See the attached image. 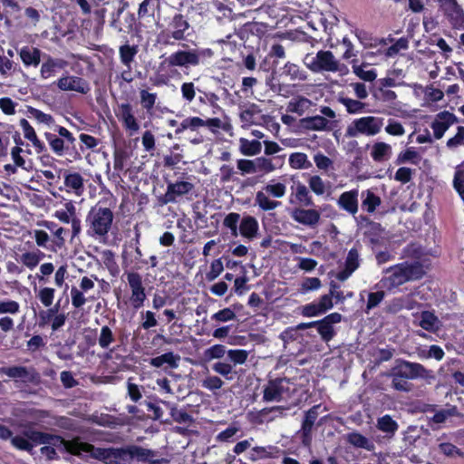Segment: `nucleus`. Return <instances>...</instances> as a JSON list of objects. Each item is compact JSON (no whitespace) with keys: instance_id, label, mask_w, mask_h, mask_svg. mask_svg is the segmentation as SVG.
I'll list each match as a JSON object with an SVG mask.
<instances>
[{"instance_id":"obj_1","label":"nucleus","mask_w":464,"mask_h":464,"mask_svg":"<svg viewBox=\"0 0 464 464\" xmlns=\"http://www.w3.org/2000/svg\"><path fill=\"white\" fill-rule=\"evenodd\" d=\"M385 375L392 379V388L403 392H409L413 388L409 380L433 377L432 371L426 369L422 364L402 359L396 360L394 365Z\"/></svg>"},{"instance_id":"obj_2","label":"nucleus","mask_w":464,"mask_h":464,"mask_svg":"<svg viewBox=\"0 0 464 464\" xmlns=\"http://www.w3.org/2000/svg\"><path fill=\"white\" fill-rule=\"evenodd\" d=\"M266 31V26L262 23H246L236 32L239 43L232 40L231 35H227L226 40H222L223 50H227L232 54H237V51L259 52L261 39Z\"/></svg>"},{"instance_id":"obj_3","label":"nucleus","mask_w":464,"mask_h":464,"mask_svg":"<svg viewBox=\"0 0 464 464\" xmlns=\"http://www.w3.org/2000/svg\"><path fill=\"white\" fill-rule=\"evenodd\" d=\"M211 49H188L178 50L166 57L159 65L160 71L168 69V75H159V82L166 84L169 77L179 73L175 67L186 68L197 67L202 63V58L212 56Z\"/></svg>"},{"instance_id":"obj_4","label":"nucleus","mask_w":464,"mask_h":464,"mask_svg":"<svg viewBox=\"0 0 464 464\" xmlns=\"http://www.w3.org/2000/svg\"><path fill=\"white\" fill-rule=\"evenodd\" d=\"M62 443H63L62 436L37 430L31 424L24 425L21 434L14 436L11 440V445L14 449L30 454H33L34 448L37 445L62 446Z\"/></svg>"},{"instance_id":"obj_5","label":"nucleus","mask_w":464,"mask_h":464,"mask_svg":"<svg viewBox=\"0 0 464 464\" xmlns=\"http://www.w3.org/2000/svg\"><path fill=\"white\" fill-rule=\"evenodd\" d=\"M385 274L381 280V284L387 289H392L408 281L421 278L424 270L419 262L402 263L387 268Z\"/></svg>"},{"instance_id":"obj_6","label":"nucleus","mask_w":464,"mask_h":464,"mask_svg":"<svg viewBox=\"0 0 464 464\" xmlns=\"http://www.w3.org/2000/svg\"><path fill=\"white\" fill-rule=\"evenodd\" d=\"M166 24L162 25L157 35V42L164 46L175 45L185 41L190 25L187 18L180 13L175 14L172 17L166 20Z\"/></svg>"},{"instance_id":"obj_7","label":"nucleus","mask_w":464,"mask_h":464,"mask_svg":"<svg viewBox=\"0 0 464 464\" xmlns=\"http://www.w3.org/2000/svg\"><path fill=\"white\" fill-rule=\"evenodd\" d=\"M304 65L313 72H339L343 74L347 68L328 50H320L315 54L307 53L304 58Z\"/></svg>"},{"instance_id":"obj_8","label":"nucleus","mask_w":464,"mask_h":464,"mask_svg":"<svg viewBox=\"0 0 464 464\" xmlns=\"http://www.w3.org/2000/svg\"><path fill=\"white\" fill-rule=\"evenodd\" d=\"M113 218L114 215L111 208L95 205L86 217L88 234L92 237H105L111 228Z\"/></svg>"},{"instance_id":"obj_9","label":"nucleus","mask_w":464,"mask_h":464,"mask_svg":"<svg viewBox=\"0 0 464 464\" xmlns=\"http://www.w3.org/2000/svg\"><path fill=\"white\" fill-rule=\"evenodd\" d=\"M62 446H63L64 451L72 455L80 457L82 453H87L92 459L109 464L111 448H97L89 442L82 441L79 437L71 440L63 439Z\"/></svg>"},{"instance_id":"obj_10","label":"nucleus","mask_w":464,"mask_h":464,"mask_svg":"<svg viewBox=\"0 0 464 464\" xmlns=\"http://www.w3.org/2000/svg\"><path fill=\"white\" fill-rule=\"evenodd\" d=\"M195 184L188 180L167 181L166 192L158 198L160 206L178 203L183 198L190 199L196 196Z\"/></svg>"},{"instance_id":"obj_11","label":"nucleus","mask_w":464,"mask_h":464,"mask_svg":"<svg viewBox=\"0 0 464 464\" xmlns=\"http://www.w3.org/2000/svg\"><path fill=\"white\" fill-rule=\"evenodd\" d=\"M0 374L6 375L8 378L14 380L17 387L28 386L29 384L37 386L42 382L41 374L33 366H4L0 367Z\"/></svg>"},{"instance_id":"obj_12","label":"nucleus","mask_w":464,"mask_h":464,"mask_svg":"<svg viewBox=\"0 0 464 464\" xmlns=\"http://www.w3.org/2000/svg\"><path fill=\"white\" fill-rule=\"evenodd\" d=\"M285 192L286 187L284 183H268L263 188V190L257 191L256 193L255 205L263 211L274 210L281 206L282 203L277 200L270 199L268 195L276 198H280L285 196Z\"/></svg>"},{"instance_id":"obj_13","label":"nucleus","mask_w":464,"mask_h":464,"mask_svg":"<svg viewBox=\"0 0 464 464\" xmlns=\"http://www.w3.org/2000/svg\"><path fill=\"white\" fill-rule=\"evenodd\" d=\"M127 281L131 292L129 303L134 310H139L147 299L142 276L137 272H130L127 274Z\"/></svg>"},{"instance_id":"obj_14","label":"nucleus","mask_w":464,"mask_h":464,"mask_svg":"<svg viewBox=\"0 0 464 464\" xmlns=\"http://www.w3.org/2000/svg\"><path fill=\"white\" fill-rule=\"evenodd\" d=\"M57 87L63 92H76L81 94H87L91 91L90 83L82 77L63 74L56 82Z\"/></svg>"},{"instance_id":"obj_15","label":"nucleus","mask_w":464,"mask_h":464,"mask_svg":"<svg viewBox=\"0 0 464 464\" xmlns=\"http://www.w3.org/2000/svg\"><path fill=\"white\" fill-rule=\"evenodd\" d=\"M383 125V119L367 116L357 119L353 121V130L350 129V135L359 132L367 136H373L381 131Z\"/></svg>"},{"instance_id":"obj_16","label":"nucleus","mask_w":464,"mask_h":464,"mask_svg":"<svg viewBox=\"0 0 464 464\" xmlns=\"http://www.w3.org/2000/svg\"><path fill=\"white\" fill-rule=\"evenodd\" d=\"M458 122V118L448 111H443L435 115L430 124L433 137L440 140L450 126Z\"/></svg>"},{"instance_id":"obj_17","label":"nucleus","mask_w":464,"mask_h":464,"mask_svg":"<svg viewBox=\"0 0 464 464\" xmlns=\"http://www.w3.org/2000/svg\"><path fill=\"white\" fill-rule=\"evenodd\" d=\"M292 219L306 227H314L320 220L321 213L314 208H294L290 213Z\"/></svg>"},{"instance_id":"obj_18","label":"nucleus","mask_w":464,"mask_h":464,"mask_svg":"<svg viewBox=\"0 0 464 464\" xmlns=\"http://www.w3.org/2000/svg\"><path fill=\"white\" fill-rule=\"evenodd\" d=\"M118 120L122 123V126L130 130L132 134L140 130V124L134 116L132 105L129 102L121 103L118 105V111H116Z\"/></svg>"},{"instance_id":"obj_19","label":"nucleus","mask_w":464,"mask_h":464,"mask_svg":"<svg viewBox=\"0 0 464 464\" xmlns=\"http://www.w3.org/2000/svg\"><path fill=\"white\" fill-rule=\"evenodd\" d=\"M40 74L43 79L53 76L58 71L68 66V62L63 58H54L50 54L44 53Z\"/></svg>"},{"instance_id":"obj_20","label":"nucleus","mask_w":464,"mask_h":464,"mask_svg":"<svg viewBox=\"0 0 464 464\" xmlns=\"http://www.w3.org/2000/svg\"><path fill=\"white\" fill-rule=\"evenodd\" d=\"M284 383H288L285 378L271 379L264 388V401H279L283 398L285 392Z\"/></svg>"},{"instance_id":"obj_21","label":"nucleus","mask_w":464,"mask_h":464,"mask_svg":"<svg viewBox=\"0 0 464 464\" xmlns=\"http://www.w3.org/2000/svg\"><path fill=\"white\" fill-rule=\"evenodd\" d=\"M440 8L450 20L454 26H459L464 23V13L456 0H438Z\"/></svg>"},{"instance_id":"obj_22","label":"nucleus","mask_w":464,"mask_h":464,"mask_svg":"<svg viewBox=\"0 0 464 464\" xmlns=\"http://www.w3.org/2000/svg\"><path fill=\"white\" fill-rule=\"evenodd\" d=\"M413 316L415 317L413 324L420 326L425 331L436 333L441 328L440 320L430 311H422L420 314H413Z\"/></svg>"},{"instance_id":"obj_23","label":"nucleus","mask_w":464,"mask_h":464,"mask_svg":"<svg viewBox=\"0 0 464 464\" xmlns=\"http://www.w3.org/2000/svg\"><path fill=\"white\" fill-rule=\"evenodd\" d=\"M319 26L323 29V34H318L314 36V40L326 42L331 46H333L334 43H339L340 39L337 35V31L340 27L337 24H328L325 18L321 17L319 20Z\"/></svg>"},{"instance_id":"obj_24","label":"nucleus","mask_w":464,"mask_h":464,"mask_svg":"<svg viewBox=\"0 0 464 464\" xmlns=\"http://www.w3.org/2000/svg\"><path fill=\"white\" fill-rule=\"evenodd\" d=\"M259 225L257 219L250 215L244 216L240 220L238 233L248 240H253L258 235Z\"/></svg>"},{"instance_id":"obj_25","label":"nucleus","mask_w":464,"mask_h":464,"mask_svg":"<svg viewBox=\"0 0 464 464\" xmlns=\"http://www.w3.org/2000/svg\"><path fill=\"white\" fill-rule=\"evenodd\" d=\"M18 53L25 67H37L44 55L39 48L34 46H24Z\"/></svg>"},{"instance_id":"obj_26","label":"nucleus","mask_w":464,"mask_h":464,"mask_svg":"<svg viewBox=\"0 0 464 464\" xmlns=\"http://www.w3.org/2000/svg\"><path fill=\"white\" fill-rule=\"evenodd\" d=\"M54 130L61 136L63 144L66 146L69 155L75 160L81 159V153L76 150V139L73 134L63 126L57 125Z\"/></svg>"},{"instance_id":"obj_27","label":"nucleus","mask_w":464,"mask_h":464,"mask_svg":"<svg viewBox=\"0 0 464 464\" xmlns=\"http://www.w3.org/2000/svg\"><path fill=\"white\" fill-rule=\"evenodd\" d=\"M419 305L418 302H416L411 295H407L393 298L388 305V311L396 314L403 309L412 310Z\"/></svg>"},{"instance_id":"obj_28","label":"nucleus","mask_w":464,"mask_h":464,"mask_svg":"<svg viewBox=\"0 0 464 464\" xmlns=\"http://www.w3.org/2000/svg\"><path fill=\"white\" fill-rule=\"evenodd\" d=\"M376 427L379 430L385 433L389 440L392 439L399 429V424L390 415L386 414L378 418Z\"/></svg>"},{"instance_id":"obj_29","label":"nucleus","mask_w":464,"mask_h":464,"mask_svg":"<svg viewBox=\"0 0 464 464\" xmlns=\"http://www.w3.org/2000/svg\"><path fill=\"white\" fill-rule=\"evenodd\" d=\"M179 360L180 356L179 354H174L172 352H168L160 356L151 358L150 364L155 368H160L166 363L169 368L176 369L179 366Z\"/></svg>"},{"instance_id":"obj_30","label":"nucleus","mask_w":464,"mask_h":464,"mask_svg":"<svg viewBox=\"0 0 464 464\" xmlns=\"http://www.w3.org/2000/svg\"><path fill=\"white\" fill-rule=\"evenodd\" d=\"M459 415V413L456 406L448 405L447 408L437 411L432 417L428 418V424L430 427L433 424L440 425L444 423L450 417Z\"/></svg>"},{"instance_id":"obj_31","label":"nucleus","mask_w":464,"mask_h":464,"mask_svg":"<svg viewBox=\"0 0 464 464\" xmlns=\"http://www.w3.org/2000/svg\"><path fill=\"white\" fill-rule=\"evenodd\" d=\"M329 121L321 115L305 117L301 119V126L309 130H324L328 128Z\"/></svg>"},{"instance_id":"obj_32","label":"nucleus","mask_w":464,"mask_h":464,"mask_svg":"<svg viewBox=\"0 0 464 464\" xmlns=\"http://www.w3.org/2000/svg\"><path fill=\"white\" fill-rule=\"evenodd\" d=\"M295 199H291V203L298 204L300 207H314L312 196L309 193L308 188L302 183H297L295 191L294 194Z\"/></svg>"},{"instance_id":"obj_33","label":"nucleus","mask_w":464,"mask_h":464,"mask_svg":"<svg viewBox=\"0 0 464 464\" xmlns=\"http://www.w3.org/2000/svg\"><path fill=\"white\" fill-rule=\"evenodd\" d=\"M64 186L80 196L84 190L83 178L78 172H68L64 175Z\"/></svg>"},{"instance_id":"obj_34","label":"nucleus","mask_w":464,"mask_h":464,"mask_svg":"<svg viewBox=\"0 0 464 464\" xmlns=\"http://www.w3.org/2000/svg\"><path fill=\"white\" fill-rule=\"evenodd\" d=\"M130 446L111 448L109 464H131Z\"/></svg>"},{"instance_id":"obj_35","label":"nucleus","mask_w":464,"mask_h":464,"mask_svg":"<svg viewBox=\"0 0 464 464\" xmlns=\"http://www.w3.org/2000/svg\"><path fill=\"white\" fill-rule=\"evenodd\" d=\"M261 113L259 107L251 103L240 111V120L244 125L251 126L257 123L258 116Z\"/></svg>"},{"instance_id":"obj_36","label":"nucleus","mask_w":464,"mask_h":464,"mask_svg":"<svg viewBox=\"0 0 464 464\" xmlns=\"http://www.w3.org/2000/svg\"><path fill=\"white\" fill-rule=\"evenodd\" d=\"M371 156L374 161L388 160L392 156V147L385 142H376L372 149Z\"/></svg>"},{"instance_id":"obj_37","label":"nucleus","mask_w":464,"mask_h":464,"mask_svg":"<svg viewBox=\"0 0 464 464\" xmlns=\"http://www.w3.org/2000/svg\"><path fill=\"white\" fill-rule=\"evenodd\" d=\"M44 137L49 143V146L53 153L57 156H63L65 154H69L66 146L63 144V141L61 136L58 134L45 132Z\"/></svg>"},{"instance_id":"obj_38","label":"nucleus","mask_w":464,"mask_h":464,"mask_svg":"<svg viewBox=\"0 0 464 464\" xmlns=\"http://www.w3.org/2000/svg\"><path fill=\"white\" fill-rule=\"evenodd\" d=\"M44 226L50 230L54 235V239L53 240V243L55 246L58 248H62L65 245V239L63 237V234L67 232L66 229H64L62 227H59L56 223L53 221H44Z\"/></svg>"},{"instance_id":"obj_39","label":"nucleus","mask_w":464,"mask_h":464,"mask_svg":"<svg viewBox=\"0 0 464 464\" xmlns=\"http://www.w3.org/2000/svg\"><path fill=\"white\" fill-rule=\"evenodd\" d=\"M361 198L362 208L369 213H372L381 204V198L370 190L362 192Z\"/></svg>"},{"instance_id":"obj_40","label":"nucleus","mask_w":464,"mask_h":464,"mask_svg":"<svg viewBox=\"0 0 464 464\" xmlns=\"http://www.w3.org/2000/svg\"><path fill=\"white\" fill-rule=\"evenodd\" d=\"M311 102L309 99L298 96L295 99L291 100L287 105V111L303 115L304 111L310 107Z\"/></svg>"},{"instance_id":"obj_41","label":"nucleus","mask_w":464,"mask_h":464,"mask_svg":"<svg viewBox=\"0 0 464 464\" xmlns=\"http://www.w3.org/2000/svg\"><path fill=\"white\" fill-rule=\"evenodd\" d=\"M201 127H203V119L198 116L188 117L179 124L175 133L179 135L186 130H198Z\"/></svg>"},{"instance_id":"obj_42","label":"nucleus","mask_w":464,"mask_h":464,"mask_svg":"<svg viewBox=\"0 0 464 464\" xmlns=\"http://www.w3.org/2000/svg\"><path fill=\"white\" fill-rule=\"evenodd\" d=\"M257 53L258 52L237 51V54H232L233 56L229 60L241 59L244 66L247 70L253 71L256 69V55Z\"/></svg>"},{"instance_id":"obj_43","label":"nucleus","mask_w":464,"mask_h":464,"mask_svg":"<svg viewBox=\"0 0 464 464\" xmlns=\"http://www.w3.org/2000/svg\"><path fill=\"white\" fill-rule=\"evenodd\" d=\"M76 215V208L72 200L64 203V209L56 210L53 216L61 222L69 224L70 220Z\"/></svg>"},{"instance_id":"obj_44","label":"nucleus","mask_w":464,"mask_h":464,"mask_svg":"<svg viewBox=\"0 0 464 464\" xmlns=\"http://www.w3.org/2000/svg\"><path fill=\"white\" fill-rule=\"evenodd\" d=\"M97 341L101 348L107 350L116 341V336L110 326L103 325Z\"/></svg>"},{"instance_id":"obj_45","label":"nucleus","mask_w":464,"mask_h":464,"mask_svg":"<svg viewBox=\"0 0 464 464\" xmlns=\"http://www.w3.org/2000/svg\"><path fill=\"white\" fill-rule=\"evenodd\" d=\"M138 53L137 45L123 44L119 49L120 59L124 66H129L134 61Z\"/></svg>"},{"instance_id":"obj_46","label":"nucleus","mask_w":464,"mask_h":464,"mask_svg":"<svg viewBox=\"0 0 464 464\" xmlns=\"http://www.w3.org/2000/svg\"><path fill=\"white\" fill-rule=\"evenodd\" d=\"M262 145L259 140L241 139L240 151L245 156H255L261 152Z\"/></svg>"},{"instance_id":"obj_47","label":"nucleus","mask_w":464,"mask_h":464,"mask_svg":"<svg viewBox=\"0 0 464 464\" xmlns=\"http://www.w3.org/2000/svg\"><path fill=\"white\" fill-rule=\"evenodd\" d=\"M289 165L295 169H308L312 166L307 155L303 152H294L289 157Z\"/></svg>"},{"instance_id":"obj_48","label":"nucleus","mask_w":464,"mask_h":464,"mask_svg":"<svg viewBox=\"0 0 464 464\" xmlns=\"http://www.w3.org/2000/svg\"><path fill=\"white\" fill-rule=\"evenodd\" d=\"M180 150L179 144H174L171 147L170 154L165 155L163 158V165L167 168H174L178 165L183 159V154L181 152H178Z\"/></svg>"},{"instance_id":"obj_49","label":"nucleus","mask_w":464,"mask_h":464,"mask_svg":"<svg viewBox=\"0 0 464 464\" xmlns=\"http://www.w3.org/2000/svg\"><path fill=\"white\" fill-rule=\"evenodd\" d=\"M350 444L369 451L374 450V443L371 440L356 432L350 433Z\"/></svg>"},{"instance_id":"obj_50","label":"nucleus","mask_w":464,"mask_h":464,"mask_svg":"<svg viewBox=\"0 0 464 464\" xmlns=\"http://www.w3.org/2000/svg\"><path fill=\"white\" fill-rule=\"evenodd\" d=\"M368 68V65H357L354 62H353V72L362 80L365 82H372L376 79L377 73L373 69H365Z\"/></svg>"},{"instance_id":"obj_51","label":"nucleus","mask_w":464,"mask_h":464,"mask_svg":"<svg viewBox=\"0 0 464 464\" xmlns=\"http://www.w3.org/2000/svg\"><path fill=\"white\" fill-rule=\"evenodd\" d=\"M321 286L322 282L318 277H304L300 284L299 292L305 295L318 290Z\"/></svg>"},{"instance_id":"obj_52","label":"nucleus","mask_w":464,"mask_h":464,"mask_svg":"<svg viewBox=\"0 0 464 464\" xmlns=\"http://www.w3.org/2000/svg\"><path fill=\"white\" fill-rule=\"evenodd\" d=\"M239 220L240 215L237 212L228 213L223 220V226L230 230L233 237H237L238 235L239 227H237V224Z\"/></svg>"},{"instance_id":"obj_53","label":"nucleus","mask_w":464,"mask_h":464,"mask_svg":"<svg viewBox=\"0 0 464 464\" xmlns=\"http://www.w3.org/2000/svg\"><path fill=\"white\" fill-rule=\"evenodd\" d=\"M27 112L30 118L35 119L40 123H44L48 126L54 122V119L51 114L44 113V111L28 106Z\"/></svg>"},{"instance_id":"obj_54","label":"nucleus","mask_w":464,"mask_h":464,"mask_svg":"<svg viewBox=\"0 0 464 464\" xmlns=\"http://www.w3.org/2000/svg\"><path fill=\"white\" fill-rule=\"evenodd\" d=\"M255 169L256 173L260 172L262 174H267L274 171L276 168L271 159L258 157L255 159Z\"/></svg>"},{"instance_id":"obj_55","label":"nucleus","mask_w":464,"mask_h":464,"mask_svg":"<svg viewBox=\"0 0 464 464\" xmlns=\"http://www.w3.org/2000/svg\"><path fill=\"white\" fill-rule=\"evenodd\" d=\"M170 416L172 420L179 424H190L193 421V418L184 410H179L176 406L170 407Z\"/></svg>"},{"instance_id":"obj_56","label":"nucleus","mask_w":464,"mask_h":464,"mask_svg":"<svg viewBox=\"0 0 464 464\" xmlns=\"http://www.w3.org/2000/svg\"><path fill=\"white\" fill-rule=\"evenodd\" d=\"M130 452L131 461L133 460L134 458L140 461L151 460L150 458H152L155 455V452L153 450L135 445L130 446Z\"/></svg>"},{"instance_id":"obj_57","label":"nucleus","mask_w":464,"mask_h":464,"mask_svg":"<svg viewBox=\"0 0 464 464\" xmlns=\"http://www.w3.org/2000/svg\"><path fill=\"white\" fill-rule=\"evenodd\" d=\"M60 310V300L47 310H42L39 313V325L44 326L47 324L59 312Z\"/></svg>"},{"instance_id":"obj_58","label":"nucleus","mask_w":464,"mask_h":464,"mask_svg":"<svg viewBox=\"0 0 464 464\" xmlns=\"http://www.w3.org/2000/svg\"><path fill=\"white\" fill-rule=\"evenodd\" d=\"M20 312V304L17 301L11 299L0 300V314H16Z\"/></svg>"},{"instance_id":"obj_59","label":"nucleus","mask_w":464,"mask_h":464,"mask_svg":"<svg viewBox=\"0 0 464 464\" xmlns=\"http://www.w3.org/2000/svg\"><path fill=\"white\" fill-rule=\"evenodd\" d=\"M140 104L148 111L154 108L157 100V93L149 92L147 90L140 92Z\"/></svg>"},{"instance_id":"obj_60","label":"nucleus","mask_w":464,"mask_h":464,"mask_svg":"<svg viewBox=\"0 0 464 464\" xmlns=\"http://www.w3.org/2000/svg\"><path fill=\"white\" fill-rule=\"evenodd\" d=\"M317 331L324 342H329L334 336V327L326 321L321 319L317 324Z\"/></svg>"},{"instance_id":"obj_61","label":"nucleus","mask_w":464,"mask_h":464,"mask_svg":"<svg viewBox=\"0 0 464 464\" xmlns=\"http://www.w3.org/2000/svg\"><path fill=\"white\" fill-rule=\"evenodd\" d=\"M143 387L131 382V378L127 381V394L132 402H139L142 398Z\"/></svg>"},{"instance_id":"obj_62","label":"nucleus","mask_w":464,"mask_h":464,"mask_svg":"<svg viewBox=\"0 0 464 464\" xmlns=\"http://www.w3.org/2000/svg\"><path fill=\"white\" fill-rule=\"evenodd\" d=\"M160 5V3L154 2L152 0H143L142 3L140 4L138 9L139 17L142 18L147 15H153L155 8Z\"/></svg>"},{"instance_id":"obj_63","label":"nucleus","mask_w":464,"mask_h":464,"mask_svg":"<svg viewBox=\"0 0 464 464\" xmlns=\"http://www.w3.org/2000/svg\"><path fill=\"white\" fill-rule=\"evenodd\" d=\"M283 73L290 76L293 80H304L305 78L304 73L299 69V66L287 62L283 67Z\"/></svg>"},{"instance_id":"obj_64","label":"nucleus","mask_w":464,"mask_h":464,"mask_svg":"<svg viewBox=\"0 0 464 464\" xmlns=\"http://www.w3.org/2000/svg\"><path fill=\"white\" fill-rule=\"evenodd\" d=\"M55 290L51 287H44L37 294L38 299L45 307H50L54 299Z\"/></svg>"}]
</instances>
